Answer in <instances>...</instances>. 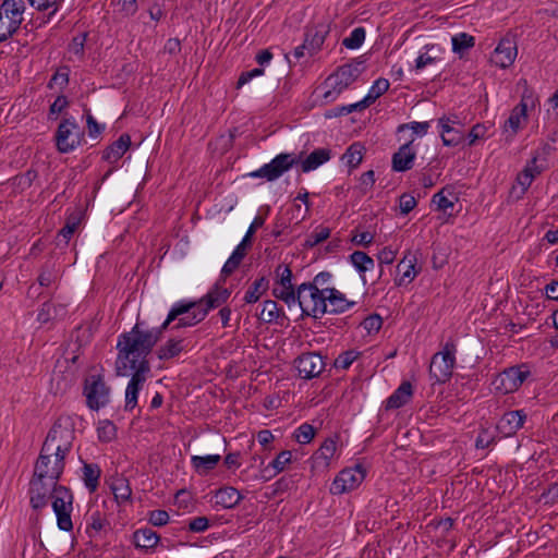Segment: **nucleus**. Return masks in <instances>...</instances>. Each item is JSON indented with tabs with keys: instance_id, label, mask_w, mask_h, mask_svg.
<instances>
[{
	"instance_id": "f257e3e1",
	"label": "nucleus",
	"mask_w": 558,
	"mask_h": 558,
	"mask_svg": "<svg viewBox=\"0 0 558 558\" xmlns=\"http://www.w3.org/2000/svg\"><path fill=\"white\" fill-rule=\"evenodd\" d=\"M163 330L161 327L148 330L141 329L136 323L129 332H123L118 337L117 350V372L121 376L128 375L129 369H142L146 366L150 372V365L147 360L155 344L161 339Z\"/></svg>"
},
{
	"instance_id": "f03ea898",
	"label": "nucleus",
	"mask_w": 558,
	"mask_h": 558,
	"mask_svg": "<svg viewBox=\"0 0 558 558\" xmlns=\"http://www.w3.org/2000/svg\"><path fill=\"white\" fill-rule=\"evenodd\" d=\"M206 316V310H203V302L183 300L173 304L160 327L163 331L172 323H174L171 327L172 329L192 327L204 320Z\"/></svg>"
},
{
	"instance_id": "7ed1b4c3",
	"label": "nucleus",
	"mask_w": 558,
	"mask_h": 558,
	"mask_svg": "<svg viewBox=\"0 0 558 558\" xmlns=\"http://www.w3.org/2000/svg\"><path fill=\"white\" fill-rule=\"evenodd\" d=\"M74 429L69 418H58L49 430L41 449L66 458L72 450Z\"/></svg>"
},
{
	"instance_id": "20e7f679",
	"label": "nucleus",
	"mask_w": 558,
	"mask_h": 558,
	"mask_svg": "<svg viewBox=\"0 0 558 558\" xmlns=\"http://www.w3.org/2000/svg\"><path fill=\"white\" fill-rule=\"evenodd\" d=\"M363 61L354 60L340 66L333 74H331L325 82L326 87H329L323 98L326 102L336 100V98L348 88L357 77L362 74Z\"/></svg>"
},
{
	"instance_id": "39448f33",
	"label": "nucleus",
	"mask_w": 558,
	"mask_h": 558,
	"mask_svg": "<svg viewBox=\"0 0 558 558\" xmlns=\"http://www.w3.org/2000/svg\"><path fill=\"white\" fill-rule=\"evenodd\" d=\"M325 294L326 288L316 289L310 282L300 284L296 289V305L301 310V316L320 318L327 314L328 308Z\"/></svg>"
},
{
	"instance_id": "423d86ee",
	"label": "nucleus",
	"mask_w": 558,
	"mask_h": 558,
	"mask_svg": "<svg viewBox=\"0 0 558 558\" xmlns=\"http://www.w3.org/2000/svg\"><path fill=\"white\" fill-rule=\"evenodd\" d=\"M457 343L453 339L447 340L441 350L436 352L430 361L429 375L438 384L450 380L456 367Z\"/></svg>"
},
{
	"instance_id": "0eeeda50",
	"label": "nucleus",
	"mask_w": 558,
	"mask_h": 558,
	"mask_svg": "<svg viewBox=\"0 0 558 558\" xmlns=\"http://www.w3.org/2000/svg\"><path fill=\"white\" fill-rule=\"evenodd\" d=\"M56 147L59 153L68 154L85 142L84 131L74 118H63L54 134Z\"/></svg>"
},
{
	"instance_id": "6e6552de",
	"label": "nucleus",
	"mask_w": 558,
	"mask_h": 558,
	"mask_svg": "<svg viewBox=\"0 0 558 558\" xmlns=\"http://www.w3.org/2000/svg\"><path fill=\"white\" fill-rule=\"evenodd\" d=\"M110 392L111 389L105 381L104 376L92 374L85 378L83 395L90 410L98 411L105 408L110 402Z\"/></svg>"
},
{
	"instance_id": "1a4fd4ad",
	"label": "nucleus",
	"mask_w": 558,
	"mask_h": 558,
	"mask_svg": "<svg viewBox=\"0 0 558 558\" xmlns=\"http://www.w3.org/2000/svg\"><path fill=\"white\" fill-rule=\"evenodd\" d=\"M73 500L72 490L63 485L57 488L56 494L51 498L52 510L57 517V525L61 531L70 532L73 529L71 519Z\"/></svg>"
},
{
	"instance_id": "9d476101",
	"label": "nucleus",
	"mask_w": 558,
	"mask_h": 558,
	"mask_svg": "<svg viewBox=\"0 0 558 558\" xmlns=\"http://www.w3.org/2000/svg\"><path fill=\"white\" fill-rule=\"evenodd\" d=\"M530 376L531 371L526 364L515 365L499 373L492 385L496 391L508 395L517 391Z\"/></svg>"
},
{
	"instance_id": "9b49d317",
	"label": "nucleus",
	"mask_w": 558,
	"mask_h": 558,
	"mask_svg": "<svg viewBox=\"0 0 558 558\" xmlns=\"http://www.w3.org/2000/svg\"><path fill=\"white\" fill-rule=\"evenodd\" d=\"M60 486L61 485L56 483V481L35 475L33 472L28 484L29 505L32 509L37 512L45 509L53 494H56L57 488Z\"/></svg>"
},
{
	"instance_id": "f8f14e48",
	"label": "nucleus",
	"mask_w": 558,
	"mask_h": 558,
	"mask_svg": "<svg viewBox=\"0 0 558 558\" xmlns=\"http://www.w3.org/2000/svg\"><path fill=\"white\" fill-rule=\"evenodd\" d=\"M301 161V156L294 153H281L277 155L269 163L248 173L251 178H262L267 181H275L283 173L289 171L294 165Z\"/></svg>"
},
{
	"instance_id": "ddd939ff",
	"label": "nucleus",
	"mask_w": 558,
	"mask_h": 558,
	"mask_svg": "<svg viewBox=\"0 0 558 558\" xmlns=\"http://www.w3.org/2000/svg\"><path fill=\"white\" fill-rule=\"evenodd\" d=\"M25 4L23 1L11 3L8 8L0 4V43L7 41L20 29L24 21L23 13Z\"/></svg>"
},
{
	"instance_id": "4468645a",
	"label": "nucleus",
	"mask_w": 558,
	"mask_h": 558,
	"mask_svg": "<svg viewBox=\"0 0 558 558\" xmlns=\"http://www.w3.org/2000/svg\"><path fill=\"white\" fill-rule=\"evenodd\" d=\"M65 468V458L61 454L54 456L52 452H44L40 449L39 456L34 465L35 475H39L50 481L59 482Z\"/></svg>"
},
{
	"instance_id": "2eb2a0df",
	"label": "nucleus",
	"mask_w": 558,
	"mask_h": 558,
	"mask_svg": "<svg viewBox=\"0 0 558 558\" xmlns=\"http://www.w3.org/2000/svg\"><path fill=\"white\" fill-rule=\"evenodd\" d=\"M365 475L366 471L361 465L343 469L335 477L329 490L332 495L349 493L362 484Z\"/></svg>"
},
{
	"instance_id": "dca6fc26",
	"label": "nucleus",
	"mask_w": 558,
	"mask_h": 558,
	"mask_svg": "<svg viewBox=\"0 0 558 558\" xmlns=\"http://www.w3.org/2000/svg\"><path fill=\"white\" fill-rule=\"evenodd\" d=\"M299 376L303 379L318 377L325 369L326 363L323 356L316 352L301 354L294 361Z\"/></svg>"
},
{
	"instance_id": "f3484780",
	"label": "nucleus",
	"mask_w": 558,
	"mask_h": 558,
	"mask_svg": "<svg viewBox=\"0 0 558 558\" xmlns=\"http://www.w3.org/2000/svg\"><path fill=\"white\" fill-rule=\"evenodd\" d=\"M518 54L517 43L509 37L502 38L490 57V62L501 69L509 68Z\"/></svg>"
},
{
	"instance_id": "a211bd4d",
	"label": "nucleus",
	"mask_w": 558,
	"mask_h": 558,
	"mask_svg": "<svg viewBox=\"0 0 558 558\" xmlns=\"http://www.w3.org/2000/svg\"><path fill=\"white\" fill-rule=\"evenodd\" d=\"M132 371L133 374L125 389L124 410L129 412L133 411L137 405L138 393L143 389L147 375L149 374L146 366L142 369Z\"/></svg>"
},
{
	"instance_id": "6ab92c4d",
	"label": "nucleus",
	"mask_w": 558,
	"mask_h": 558,
	"mask_svg": "<svg viewBox=\"0 0 558 558\" xmlns=\"http://www.w3.org/2000/svg\"><path fill=\"white\" fill-rule=\"evenodd\" d=\"M525 421L526 413L523 410L508 411L502 414L496 428L504 437H512L523 427Z\"/></svg>"
},
{
	"instance_id": "aec40b11",
	"label": "nucleus",
	"mask_w": 558,
	"mask_h": 558,
	"mask_svg": "<svg viewBox=\"0 0 558 558\" xmlns=\"http://www.w3.org/2000/svg\"><path fill=\"white\" fill-rule=\"evenodd\" d=\"M416 256L410 253L400 260L397 266L399 277L395 280L398 287L410 284L420 274L421 267H416Z\"/></svg>"
},
{
	"instance_id": "412c9836",
	"label": "nucleus",
	"mask_w": 558,
	"mask_h": 558,
	"mask_svg": "<svg viewBox=\"0 0 558 558\" xmlns=\"http://www.w3.org/2000/svg\"><path fill=\"white\" fill-rule=\"evenodd\" d=\"M414 138L403 144L392 156V169L397 172H404L413 167L416 151L413 148Z\"/></svg>"
},
{
	"instance_id": "4be33fe9",
	"label": "nucleus",
	"mask_w": 558,
	"mask_h": 558,
	"mask_svg": "<svg viewBox=\"0 0 558 558\" xmlns=\"http://www.w3.org/2000/svg\"><path fill=\"white\" fill-rule=\"evenodd\" d=\"M231 291L227 288L216 283L198 302H203V310H206V315L210 310L220 307L227 302Z\"/></svg>"
},
{
	"instance_id": "5701e85b",
	"label": "nucleus",
	"mask_w": 558,
	"mask_h": 558,
	"mask_svg": "<svg viewBox=\"0 0 558 558\" xmlns=\"http://www.w3.org/2000/svg\"><path fill=\"white\" fill-rule=\"evenodd\" d=\"M325 299L329 314L344 313L355 304V302L348 301L345 295L336 288H326Z\"/></svg>"
},
{
	"instance_id": "b1692460",
	"label": "nucleus",
	"mask_w": 558,
	"mask_h": 558,
	"mask_svg": "<svg viewBox=\"0 0 558 558\" xmlns=\"http://www.w3.org/2000/svg\"><path fill=\"white\" fill-rule=\"evenodd\" d=\"M160 536L150 527L137 529L133 532L132 543L136 549L148 551L154 549Z\"/></svg>"
},
{
	"instance_id": "393cba45",
	"label": "nucleus",
	"mask_w": 558,
	"mask_h": 558,
	"mask_svg": "<svg viewBox=\"0 0 558 558\" xmlns=\"http://www.w3.org/2000/svg\"><path fill=\"white\" fill-rule=\"evenodd\" d=\"M413 396V387L410 381H403L386 400L385 409L395 410L405 405Z\"/></svg>"
},
{
	"instance_id": "a878e982",
	"label": "nucleus",
	"mask_w": 558,
	"mask_h": 558,
	"mask_svg": "<svg viewBox=\"0 0 558 558\" xmlns=\"http://www.w3.org/2000/svg\"><path fill=\"white\" fill-rule=\"evenodd\" d=\"M328 32V26L323 24L307 28V31L305 32L304 41L305 46H308L310 56H313L320 49Z\"/></svg>"
},
{
	"instance_id": "bb28decb",
	"label": "nucleus",
	"mask_w": 558,
	"mask_h": 558,
	"mask_svg": "<svg viewBox=\"0 0 558 558\" xmlns=\"http://www.w3.org/2000/svg\"><path fill=\"white\" fill-rule=\"evenodd\" d=\"M130 146L131 136L124 133L105 149L102 159L110 163H114L128 151Z\"/></svg>"
},
{
	"instance_id": "cd10ccee",
	"label": "nucleus",
	"mask_w": 558,
	"mask_h": 558,
	"mask_svg": "<svg viewBox=\"0 0 558 558\" xmlns=\"http://www.w3.org/2000/svg\"><path fill=\"white\" fill-rule=\"evenodd\" d=\"M242 495L232 486H225L216 490L215 505L225 509H232L242 500Z\"/></svg>"
},
{
	"instance_id": "c85d7f7f",
	"label": "nucleus",
	"mask_w": 558,
	"mask_h": 558,
	"mask_svg": "<svg viewBox=\"0 0 558 558\" xmlns=\"http://www.w3.org/2000/svg\"><path fill=\"white\" fill-rule=\"evenodd\" d=\"M185 348L184 339L170 338L157 349L156 354L159 360H171L179 356Z\"/></svg>"
},
{
	"instance_id": "c756f323",
	"label": "nucleus",
	"mask_w": 558,
	"mask_h": 558,
	"mask_svg": "<svg viewBox=\"0 0 558 558\" xmlns=\"http://www.w3.org/2000/svg\"><path fill=\"white\" fill-rule=\"evenodd\" d=\"M331 158V150L329 148H317L313 150L304 160L301 161L303 172H310Z\"/></svg>"
},
{
	"instance_id": "7c9ffc66",
	"label": "nucleus",
	"mask_w": 558,
	"mask_h": 558,
	"mask_svg": "<svg viewBox=\"0 0 558 558\" xmlns=\"http://www.w3.org/2000/svg\"><path fill=\"white\" fill-rule=\"evenodd\" d=\"M337 450V440L333 438H327L317 451L313 454V460L317 465L327 468L330 464Z\"/></svg>"
},
{
	"instance_id": "2f4dec72",
	"label": "nucleus",
	"mask_w": 558,
	"mask_h": 558,
	"mask_svg": "<svg viewBox=\"0 0 558 558\" xmlns=\"http://www.w3.org/2000/svg\"><path fill=\"white\" fill-rule=\"evenodd\" d=\"M220 454L192 456L191 464L198 475H207L220 462Z\"/></svg>"
},
{
	"instance_id": "473e14b6",
	"label": "nucleus",
	"mask_w": 558,
	"mask_h": 558,
	"mask_svg": "<svg viewBox=\"0 0 558 558\" xmlns=\"http://www.w3.org/2000/svg\"><path fill=\"white\" fill-rule=\"evenodd\" d=\"M527 117V106L522 100L511 111L509 118L505 122V131L511 130V135H515L518 130L520 129L521 121L526 120Z\"/></svg>"
},
{
	"instance_id": "72a5a7b5",
	"label": "nucleus",
	"mask_w": 558,
	"mask_h": 558,
	"mask_svg": "<svg viewBox=\"0 0 558 558\" xmlns=\"http://www.w3.org/2000/svg\"><path fill=\"white\" fill-rule=\"evenodd\" d=\"M83 482L89 493H95L99 486V478L101 470L96 463H84L83 468Z\"/></svg>"
},
{
	"instance_id": "f704fd0d",
	"label": "nucleus",
	"mask_w": 558,
	"mask_h": 558,
	"mask_svg": "<svg viewBox=\"0 0 558 558\" xmlns=\"http://www.w3.org/2000/svg\"><path fill=\"white\" fill-rule=\"evenodd\" d=\"M110 488L117 501H129L132 495L129 480L124 476L118 475L112 478Z\"/></svg>"
},
{
	"instance_id": "c9c22d12",
	"label": "nucleus",
	"mask_w": 558,
	"mask_h": 558,
	"mask_svg": "<svg viewBox=\"0 0 558 558\" xmlns=\"http://www.w3.org/2000/svg\"><path fill=\"white\" fill-rule=\"evenodd\" d=\"M456 201H458V197L453 196L450 187L441 189L432 198V202L436 205V209L444 214H447L449 209L453 208Z\"/></svg>"
},
{
	"instance_id": "e433bc0d",
	"label": "nucleus",
	"mask_w": 558,
	"mask_h": 558,
	"mask_svg": "<svg viewBox=\"0 0 558 558\" xmlns=\"http://www.w3.org/2000/svg\"><path fill=\"white\" fill-rule=\"evenodd\" d=\"M268 288L269 281L266 277L256 279L246 290L243 299L244 302L247 304L256 303Z\"/></svg>"
},
{
	"instance_id": "4c0bfd02",
	"label": "nucleus",
	"mask_w": 558,
	"mask_h": 558,
	"mask_svg": "<svg viewBox=\"0 0 558 558\" xmlns=\"http://www.w3.org/2000/svg\"><path fill=\"white\" fill-rule=\"evenodd\" d=\"M389 86L390 84L387 78H377L371 86L367 95L362 99V104L365 105L366 108L369 107L389 89Z\"/></svg>"
},
{
	"instance_id": "58836bf2",
	"label": "nucleus",
	"mask_w": 558,
	"mask_h": 558,
	"mask_svg": "<svg viewBox=\"0 0 558 558\" xmlns=\"http://www.w3.org/2000/svg\"><path fill=\"white\" fill-rule=\"evenodd\" d=\"M363 151L364 146L361 143H353L347 148L342 159L351 169H354L362 162Z\"/></svg>"
},
{
	"instance_id": "ea45409f",
	"label": "nucleus",
	"mask_w": 558,
	"mask_h": 558,
	"mask_svg": "<svg viewBox=\"0 0 558 558\" xmlns=\"http://www.w3.org/2000/svg\"><path fill=\"white\" fill-rule=\"evenodd\" d=\"M451 44L453 52L462 56L468 49L474 47L475 38L466 33H459L452 36Z\"/></svg>"
},
{
	"instance_id": "a19ab883",
	"label": "nucleus",
	"mask_w": 558,
	"mask_h": 558,
	"mask_svg": "<svg viewBox=\"0 0 558 558\" xmlns=\"http://www.w3.org/2000/svg\"><path fill=\"white\" fill-rule=\"evenodd\" d=\"M350 260L361 274H365L367 270L373 269L375 266L374 259L362 251L353 252L350 255Z\"/></svg>"
},
{
	"instance_id": "79ce46f5",
	"label": "nucleus",
	"mask_w": 558,
	"mask_h": 558,
	"mask_svg": "<svg viewBox=\"0 0 558 558\" xmlns=\"http://www.w3.org/2000/svg\"><path fill=\"white\" fill-rule=\"evenodd\" d=\"M272 295L283 301L289 307L296 305V290H294V286H275Z\"/></svg>"
},
{
	"instance_id": "37998d69",
	"label": "nucleus",
	"mask_w": 558,
	"mask_h": 558,
	"mask_svg": "<svg viewBox=\"0 0 558 558\" xmlns=\"http://www.w3.org/2000/svg\"><path fill=\"white\" fill-rule=\"evenodd\" d=\"M98 439L101 442H110L117 437V427L109 420H101L97 426Z\"/></svg>"
},
{
	"instance_id": "c03bdc74",
	"label": "nucleus",
	"mask_w": 558,
	"mask_h": 558,
	"mask_svg": "<svg viewBox=\"0 0 558 558\" xmlns=\"http://www.w3.org/2000/svg\"><path fill=\"white\" fill-rule=\"evenodd\" d=\"M330 235V229L328 227L318 226L316 227L313 232H311L307 235V239L305 240V247L312 248L319 243L326 241Z\"/></svg>"
},
{
	"instance_id": "a18cd8bd",
	"label": "nucleus",
	"mask_w": 558,
	"mask_h": 558,
	"mask_svg": "<svg viewBox=\"0 0 558 558\" xmlns=\"http://www.w3.org/2000/svg\"><path fill=\"white\" fill-rule=\"evenodd\" d=\"M280 316V310L276 301L266 300L263 303V308L259 314V318L265 323L276 322Z\"/></svg>"
},
{
	"instance_id": "49530a36",
	"label": "nucleus",
	"mask_w": 558,
	"mask_h": 558,
	"mask_svg": "<svg viewBox=\"0 0 558 558\" xmlns=\"http://www.w3.org/2000/svg\"><path fill=\"white\" fill-rule=\"evenodd\" d=\"M365 34L364 27H355L351 34L342 40V45L348 49H357L363 45Z\"/></svg>"
},
{
	"instance_id": "de8ad7c7",
	"label": "nucleus",
	"mask_w": 558,
	"mask_h": 558,
	"mask_svg": "<svg viewBox=\"0 0 558 558\" xmlns=\"http://www.w3.org/2000/svg\"><path fill=\"white\" fill-rule=\"evenodd\" d=\"M109 526V521L106 515L99 510L93 511L87 519V530H93L96 533L101 532Z\"/></svg>"
},
{
	"instance_id": "09e8293b",
	"label": "nucleus",
	"mask_w": 558,
	"mask_h": 558,
	"mask_svg": "<svg viewBox=\"0 0 558 558\" xmlns=\"http://www.w3.org/2000/svg\"><path fill=\"white\" fill-rule=\"evenodd\" d=\"M364 109H366V107L365 105L362 104V100H360L355 104L332 108L325 113V117L337 118L341 116H347L353 111H362Z\"/></svg>"
},
{
	"instance_id": "8fccbe9b",
	"label": "nucleus",
	"mask_w": 558,
	"mask_h": 558,
	"mask_svg": "<svg viewBox=\"0 0 558 558\" xmlns=\"http://www.w3.org/2000/svg\"><path fill=\"white\" fill-rule=\"evenodd\" d=\"M315 433L316 430L311 424L303 423L295 429L293 436L299 444L305 445L312 441Z\"/></svg>"
},
{
	"instance_id": "3c124183",
	"label": "nucleus",
	"mask_w": 558,
	"mask_h": 558,
	"mask_svg": "<svg viewBox=\"0 0 558 558\" xmlns=\"http://www.w3.org/2000/svg\"><path fill=\"white\" fill-rule=\"evenodd\" d=\"M57 279V270L53 263H46L38 276V283L41 287H49Z\"/></svg>"
},
{
	"instance_id": "603ef678",
	"label": "nucleus",
	"mask_w": 558,
	"mask_h": 558,
	"mask_svg": "<svg viewBox=\"0 0 558 558\" xmlns=\"http://www.w3.org/2000/svg\"><path fill=\"white\" fill-rule=\"evenodd\" d=\"M360 352L356 350H348L338 355L335 360V367L341 369H348L353 362L360 356Z\"/></svg>"
},
{
	"instance_id": "864d4df0",
	"label": "nucleus",
	"mask_w": 558,
	"mask_h": 558,
	"mask_svg": "<svg viewBox=\"0 0 558 558\" xmlns=\"http://www.w3.org/2000/svg\"><path fill=\"white\" fill-rule=\"evenodd\" d=\"M63 1L64 0H28V3L37 11H47L52 8L53 10L49 13L50 19L58 11Z\"/></svg>"
},
{
	"instance_id": "5fc2aeb1",
	"label": "nucleus",
	"mask_w": 558,
	"mask_h": 558,
	"mask_svg": "<svg viewBox=\"0 0 558 558\" xmlns=\"http://www.w3.org/2000/svg\"><path fill=\"white\" fill-rule=\"evenodd\" d=\"M69 84V69L62 68L58 70L50 78L48 88L52 89L58 86L61 90Z\"/></svg>"
},
{
	"instance_id": "6e6d98bb",
	"label": "nucleus",
	"mask_w": 558,
	"mask_h": 558,
	"mask_svg": "<svg viewBox=\"0 0 558 558\" xmlns=\"http://www.w3.org/2000/svg\"><path fill=\"white\" fill-rule=\"evenodd\" d=\"M429 122H416V121H413V122H410V123H404V124H400L398 126V132H403L404 130H411L414 134L418 135V136H424L425 134H427L428 130H429Z\"/></svg>"
},
{
	"instance_id": "4d7b16f0",
	"label": "nucleus",
	"mask_w": 558,
	"mask_h": 558,
	"mask_svg": "<svg viewBox=\"0 0 558 558\" xmlns=\"http://www.w3.org/2000/svg\"><path fill=\"white\" fill-rule=\"evenodd\" d=\"M80 225V219L76 217H69L64 227L59 231V236H62L65 244H68L69 240L74 234L75 230Z\"/></svg>"
},
{
	"instance_id": "13d9d810",
	"label": "nucleus",
	"mask_w": 558,
	"mask_h": 558,
	"mask_svg": "<svg viewBox=\"0 0 558 558\" xmlns=\"http://www.w3.org/2000/svg\"><path fill=\"white\" fill-rule=\"evenodd\" d=\"M292 461V452L290 450H282L277 457L270 462L279 473L283 472L288 464Z\"/></svg>"
},
{
	"instance_id": "bf43d9fd",
	"label": "nucleus",
	"mask_w": 558,
	"mask_h": 558,
	"mask_svg": "<svg viewBox=\"0 0 558 558\" xmlns=\"http://www.w3.org/2000/svg\"><path fill=\"white\" fill-rule=\"evenodd\" d=\"M277 281L276 286H293L292 283V270L289 266L279 265L276 268Z\"/></svg>"
},
{
	"instance_id": "052dcab7",
	"label": "nucleus",
	"mask_w": 558,
	"mask_h": 558,
	"mask_svg": "<svg viewBox=\"0 0 558 558\" xmlns=\"http://www.w3.org/2000/svg\"><path fill=\"white\" fill-rule=\"evenodd\" d=\"M464 138L463 133L458 129H451L447 134H444L441 141L445 146L454 147L462 143Z\"/></svg>"
},
{
	"instance_id": "680f3d73",
	"label": "nucleus",
	"mask_w": 558,
	"mask_h": 558,
	"mask_svg": "<svg viewBox=\"0 0 558 558\" xmlns=\"http://www.w3.org/2000/svg\"><path fill=\"white\" fill-rule=\"evenodd\" d=\"M363 328L368 332H377L383 326V318L378 314H372L362 322Z\"/></svg>"
},
{
	"instance_id": "e2e57ef3",
	"label": "nucleus",
	"mask_w": 558,
	"mask_h": 558,
	"mask_svg": "<svg viewBox=\"0 0 558 558\" xmlns=\"http://www.w3.org/2000/svg\"><path fill=\"white\" fill-rule=\"evenodd\" d=\"M416 205H417V202L413 195L404 193L400 196L399 207H400V213L402 215H408L409 213H411L416 207Z\"/></svg>"
},
{
	"instance_id": "0e129e2a",
	"label": "nucleus",
	"mask_w": 558,
	"mask_h": 558,
	"mask_svg": "<svg viewBox=\"0 0 558 558\" xmlns=\"http://www.w3.org/2000/svg\"><path fill=\"white\" fill-rule=\"evenodd\" d=\"M169 513L165 510H153L148 514V521L154 526H163L169 522Z\"/></svg>"
},
{
	"instance_id": "69168bd1",
	"label": "nucleus",
	"mask_w": 558,
	"mask_h": 558,
	"mask_svg": "<svg viewBox=\"0 0 558 558\" xmlns=\"http://www.w3.org/2000/svg\"><path fill=\"white\" fill-rule=\"evenodd\" d=\"M86 38H87L86 33L78 34L77 36L73 37V39L70 44V51L76 56L83 57Z\"/></svg>"
},
{
	"instance_id": "338daca9",
	"label": "nucleus",
	"mask_w": 558,
	"mask_h": 558,
	"mask_svg": "<svg viewBox=\"0 0 558 558\" xmlns=\"http://www.w3.org/2000/svg\"><path fill=\"white\" fill-rule=\"evenodd\" d=\"M38 174L36 170L29 169L25 173L14 178L15 184L25 189L29 187L32 183L37 179Z\"/></svg>"
},
{
	"instance_id": "774afa93",
	"label": "nucleus",
	"mask_w": 558,
	"mask_h": 558,
	"mask_svg": "<svg viewBox=\"0 0 558 558\" xmlns=\"http://www.w3.org/2000/svg\"><path fill=\"white\" fill-rule=\"evenodd\" d=\"M487 132V126L481 123H477L472 126L469 132V146H473L477 140L484 138Z\"/></svg>"
}]
</instances>
